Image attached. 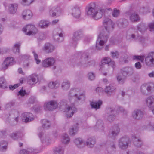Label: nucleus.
I'll return each mask as SVG.
<instances>
[{"instance_id":"27","label":"nucleus","mask_w":154,"mask_h":154,"mask_svg":"<svg viewBox=\"0 0 154 154\" xmlns=\"http://www.w3.org/2000/svg\"><path fill=\"white\" fill-rule=\"evenodd\" d=\"M30 79L28 81V83L30 85H33L37 82L38 80L37 75L36 74H33L30 76Z\"/></svg>"},{"instance_id":"60","label":"nucleus","mask_w":154,"mask_h":154,"mask_svg":"<svg viewBox=\"0 0 154 154\" xmlns=\"http://www.w3.org/2000/svg\"><path fill=\"white\" fill-rule=\"evenodd\" d=\"M26 94V91L25 90H20L18 92L17 95H20L21 96H24Z\"/></svg>"},{"instance_id":"4","label":"nucleus","mask_w":154,"mask_h":154,"mask_svg":"<svg viewBox=\"0 0 154 154\" xmlns=\"http://www.w3.org/2000/svg\"><path fill=\"white\" fill-rule=\"evenodd\" d=\"M116 110L111 107H108L106 109V112L108 115V119L110 122L113 121L115 119V113L117 114L119 112H122L123 114H126L127 112V111L125 110L122 107L118 106L116 107Z\"/></svg>"},{"instance_id":"52","label":"nucleus","mask_w":154,"mask_h":154,"mask_svg":"<svg viewBox=\"0 0 154 154\" xmlns=\"http://www.w3.org/2000/svg\"><path fill=\"white\" fill-rule=\"evenodd\" d=\"M133 59L134 60H140L141 62H143L144 60V57L143 56L135 55L133 57Z\"/></svg>"},{"instance_id":"13","label":"nucleus","mask_w":154,"mask_h":154,"mask_svg":"<svg viewBox=\"0 0 154 154\" xmlns=\"http://www.w3.org/2000/svg\"><path fill=\"white\" fill-rule=\"evenodd\" d=\"M82 36V32L81 30H78L75 32L73 34V37L72 38V45H76V42L81 39Z\"/></svg>"},{"instance_id":"44","label":"nucleus","mask_w":154,"mask_h":154,"mask_svg":"<svg viewBox=\"0 0 154 154\" xmlns=\"http://www.w3.org/2000/svg\"><path fill=\"white\" fill-rule=\"evenodd\" d=\"M137 28L138 30L140 31L142 33H143L144 31L146 29V27L145 24L142 23L138 25L137 26Z\"/></svg>"},{"instance_id":"43","label":"nucleus","mask_w":154,"mask_h":154,"mask_svg":"<svg viewBox=\"0 0 154 154\" xmlns=\"http://www.w3.org/2000/svg\"><path fill=\"white\" fill-rule=\"evenodd\" d=\"M20 43L18 42L15 44L13 47L12 50L14 53H19L20 52Z\"/></svg>"},{"instance_id":"57","label":"nucleus","mask_w":154,"mask_h":154,"mask_svg":"<svg viewBox=\"0 0 154 154\" xmlns=\"http://www.w3.org/2000/svg\"><path fill=\"white\" fill-rule=\"evenodd\" d=\"M119 11L118 10L114 9L112 12V15L113 17H117L119 15Z\"/></svg>"},{"instance_id":"58","label":"nucleus","mask_w":154,"mask_h":154,"mask_svg":"<svg viewBox=\"0 0 154 154\" xmlns=\"http://www.w3.org/2000/svg\"><path fill=\"white\" fill-rule=\"evenodd\" d=\"M148 26L149 28V30L150 31H154V22L149 23Z\"/></svg>"},{"instance_id":"22","label":"nucleus","mask_w":154,"mask_h":154,"mask_svg":"<svg viewBox=\"0 0 154 154\" xmlns=\"http://www.w3.org/2000/svg\"><path fill=\"white\" fill-rule=\"evenodd\" d=\"M22 15L24 19L28 20L32 17V14L30 10L27 9L24 10L22 13Z\"/></svg>"},{"instance_id":"53","label":"nucleus","mask_w":154,"mask_h":154,"mask_svg":"<svg viewBox=\"0 0 154 154\" xmlns=\"http://www.w3.org/2000/svg\"><path fill=\"white\" fill-rule=\"evenodd\" d=\"M88 79L91 80H93L95 78V75L94 73L92 72H90L88 74Z\"/></svg>"},{"instance_id":"16","label":"nucleus","mask_w":154,"mask_h":154,"mask_svg":"<svg viewBox=\"0 0 154 154\" xmlns=\"http://www.w3.org/2000/svg\"><path fill=\"white\" fill-rule=\"evenodd\" d=\"M14 63L15 61L13 57H7L5 59L2 64V67L4 69H7L9 66L12 65Z\"/></svg>"},{"instance_id":"21","label":"nucleus","mask_w":154,"mask_h":154,"mask_svg":"<svg viewBox=\"0 0 154 154\" xmlns=\"http://www.w3.org/2000/svg\"><path fill=\"white\" fill-rule=\"evenodd\" d=\"M132 140L134 144L136 146L140 147L142 144V141L138 137L137 135L132 136Z\"/></svg>"},{"instance_id":"42","label":"nucleus","mask_w":154,"mask_h":154,"mask_svg":"<svg viewBox=\"0 0 154 154\" xmlns=\"http://www.w3.org/2000/svg\"><path fill=\"white\" fill-rule=\"evenodd\" d=\"M140 17L138 15L134 13L131 15L130 17V19L132 22H137L140 20Z\"/></svg>"},{"instance_id":"29","label":"nucleus","mask_w":154,"mask_h":154,"mask_svg":"<svg viewBox=\"0 0 154 154\" xmlns=\"http://www.w3.org/2000/svg\"><path fill=\"white\" fill-rule=\"evenodd\" d=\"M96 143V140L94 137H90L88 139L86 144V145L89 147H93Z\"/></svg>"},{"instance_id":"54","label":"nucleus","mask_w":154,"mask_h":154,"mask_svg":"<svg viewBox=\"0 0 154 154\" xmlns=\"http://www.w3.org/2000/svg\"><path fill=\"white\" fill-rule=\"evenodd\" d=\"M126 38L127 40L135 39V35L134 34H132L131 35L127 34L126 35Z\"/></svg>"},{"instance_id":"17","label":"nucleus","mask_w":154,"mask_h":154,"mask_svg":"<svg viewBox=\"0 0 154 154\" xmlns=\"http://www.w3.org/2000/svg\"><path fill=\"white\" fill-rule=\"evenodd\" d=\"M55 61V59L52 57L47 58L43 61L42 65L44 67H48L54 65Z\"/></svg>"},{"instance_id":"56","label":"nucleus","mask_w":154,"mask_h":154,"mask_svg":"<svg viewBox=\"0 0 154 154\" xmlns=\"http://www.w3.org/2000/svg\"><path fill=\"white\" fill-rule=\"evenodd\" d=\"M108 66H111V67L112 68V70H113L116 66L115 62L114 61H112L111 59V60L109 62V63H108Z\"/></svg>"},{"instance_id":"59","label":"nucleus","mask_w":154,"mask_h":154,"mask_svg":"<svg viewBox=\"0 0 154 154\" xmlns=\"http://www.w3.org/2000/svg\"><path fill=\"white\" fill-rule=\"evenodd\" d=\"M19 84H17L14 85H10L9 86V88L10 90H13L14 89L17 88L19 86H20Z\"/></svg>"},{"instance_id":"24","label":"nucleus","mask_w":154,"mask_h":154,"mask_svg":"<svg viewBox=\"0 0 154 154\" xmlns=\"http://www.w3.org/2000/svg\"><path fill=\"white\" fill-rule=\"evenodd\" d=\"M8 10L10 14H14L16 13L18 8L17 4H11L9 5Z\"/></svg>"},{"instance_id":"40","label":"nucleus","mask_w":154,"mask_h":154,"mask_svg":"<svg viewBox=\"0 0 154 154\" xmlns=\"http://www.w3.org/2000/svg\"><path fill=\"white\" fill-rule=\"evenodd\" d=\"M0 88L2 89H5L8 88L6 81L3 77L0 78Z\"/></svg>"},{"instance_id":"25","label":"nucleus","mask_w":154,"mask_h":154,"mask_svg":"<svg viewBox=\"0 0 154 154\" xmlns=\"http://www.w3.org/2000/svg\"><path fill=\"white\" fill-rule=\"evenodd\" d=\"M94 129L97 131V129L103 130H104V124L103 121L101 119L97 120L95 126L94 127Z\"/></svg>"},{"instance_id":"12","label":"nucleus","mask_w":154,"mask_h":154,"mask_svg":"<svg viewBox=\"0 0 154 154\" xmlns=\"http://www.w3.org/2000/svg\"><path fill=\"white\" fill-rule=\"evenodd\" d=\"M146 64L149 66L152 67L154 66V52L149 53L145 59Z\"/></svg>"},{"instance_id":"6","label":"nucleus","mask_w":154,"mask_h":154,"mask_svg":"<svg viewBox=\"0 0 154 154\" xmlns=\"http://www.w3.org/2000/svg\"><path fill=\"white\" fill-rule=\"evenodd\" d=\"M22 31L25 33H26V34L28 35H34L38 32L37 29L33 25L29 24L24 27Z\"/></svg>"},{"instance_id":"32","label":"nucleus","mask_w":154,"mask_h":154,"mask_svg":"<svg viewBox=\"0 0 154 154\" xmlns=\"http://www.w3.org/2000/svg\"><path fill=\"white\" fill-rule=\"evenodd\" d=\"M26 151H27V153L26 152L25 153L23 154L22 153L23 152H26L25 149L21 150L20 151V154H35L39 152H38L36 150H35L32 148H27Z\"/></svg>"},{"instance_id":"3","label":"nucleus","mask_w":154,"mask_h":154,"mask_svg":"<svg viewBox=\"0 0 154 154\" xmlns=\"http://www.w3.org/2000/svg\"><path fill=\"white\" fill-rule=\"evenodd\" d=\"M86 10L88 15L96 20L101 18L106 11V9L101 8L97 9L95 3L89 4Z\"/></svg>"},{"instance_id":"14","label":"nucleus","mask_w":154,"mask_h":154,"mask_svg":"<svg viewBox=\"0 0 154 154\" xmlns=\"http://www.w3.org/2000/svg\"><path fill=\"white\" fill-rule=\"evenodd\" d=\"M21 117L22 121L26 123L31 122L34 119L33 115L30 112L23 113Z\"/></svg>"},{"instance_id":"61","label":"nucleus","mask_w":154,"mask_h":154,"mask_svg":"<svg viewBox=\"0 0 154 154\" xmlns=\"http://www.w3.org/2000/svg\"><path fill=\"white\" fill-rule=\"evenodd\" d=\"M43 135V133L42 132H40L38 134L39 137L42 143H43L46 142V139H45L44 140L43 139H42V136Z\"/></svg>"},{"instance_id":"7","label":"nucleus","mask_w":154,"mask_h":154,"mask_svg":"<svg viewBox=\"0 0 154 154\" xmlns=\"http://www.w3.org/2000/svg\"><path fill=\"white\" fill-rule=\"evenodd\" d=\"M103 25L108 33L112 31L114 28V23L108 17H105L103 21Z\"/></svg>"},{"instance_id":"36","label":"nucleus","mask_w":154,"mask_h":154,"mask_svg":"<svg viewBox=\"0 0 154 154\" xmlns=\"http://www.w3.org/2000/svg\"><path fill=\"white\" fill-rule=\"evenodd\" d=\"M118 83L121 84H123L125 82L126 77L122 75V74L118 75L116 77Z\"/></svg>"},{"instance_id":"48","label":"nucleus","mask_w":154,"mask_h":154,"mask_svg":"<svg viewBox=\"0 0 154 154\" xmlns=\"http://www.w3.org/2000/svg\"><path fill=\"white\" fill-rule=\"evenodd\" d=\"M128 24L127 21L125 19L121 20H120L119 23H118L119 26H121L122 27H125Z\"/></svg>"},{"instance_id":"18","label":"nucleus","mask_w":154,"mask_h":154,"mask_svg":"<svg viewBox=\"0 0 154 154\" xmlns=\"http://www.w3.org/2000/svg\"><path fill=\"white\" fill-rule=\"evenodd\" d=\"M146 103L147 106L154 114V106H152V105L154 103V96L148 97L146 99Z\"/></svg>"},{"instance_id":"8","label":"nucleus","mask_w":154,"mask_h":154,"mask_svg":"<svg viewBox=\"0 0 154 154\" xmlns=\"http://www.w3.org/2000/svg\"><path fill=\"white\" fill-rule=\"evenodd\" d=\"M130 143L128 137L126 136L122 137L119 141L118 145L119 148L125 150L127 149Z\"/></svg>"},{"instance_id":"9","label":"nucleus","mask_w":154,"mask_h":154,"mask_svg":"<svg viewBox=\"0 0 154 154\" xmlns=\"http://www.w3.org/2000/svg\"><path fill=\"white\" fill-rule=\"evenodd\" d=\"M58 104L56 101L51 100L45 103L44 105V109L45 111H52L58 106Z\"/></svg>"},{"instance_id":"38","label":"nucleus","mask_w":154,"mask_h":154,"mask_svg":"<svg viewBox=\"0 0 154 154\" xmlns=\"http://www.w3.org/2000/svg\"><path fill=\"white\" fill-rule=\"evenodd\" d=\"M7 143L5 141H2L0 142V151L5 152L7 148Z\"/></svg>"},{"instance_id":"30","label":"nucleus","mask_w":154,"mask_h":154,"mask_svg":"<svg viewBox=\"0 0 154 154\" xmlns=\"http://www.w3.org/2000/svg\"><path fill=\"white\" fill-rule=\"evenodd\" d=\"M102 104V101L99 100L98 101L91 102L90 105L92 108H94L96 110L100 108Z\"/></svg>"},{"instance_id":"28","label":"nucleus","mask_w":154,"mask_h":154,"mask_svg":"<svg viewBox=\"0 0 154 154\" xmlns=\"http://www.w3.org/2000/svg\"><path fill=\"white\" fill-rule=\"evenodd\" d=\"M29 56L28 55H24L22 56V59L24 60L23 66L25 68H27L29 66Z\"/></svg>"},{"instance_id":"5","label":"nucleus","mask_w":154,"mask_h":154,"mask_svg":"<svg viewBox=\"0 0 154 154\" xmlns=\"http://www.w3.org/2000/svg\"><path fill=\"white\" fill-rule=\"evenodd\" d=\"M109 38L108 35L104 32H101L98 35L96 42V47L98 50H100L106 43Z\"/></svg>"},{"instance_id":"46","label":"nucleus","mask_w":154,"mask_h":154,"mask_svg":"<svg viewBox=\"0 0 154 154\" xmlns=\"http://www.w3.org/2000/svg\"><path fill=\"white\" fill-rule=\"evenodd\" d=\"M49 23L44 20H41L39 23V26L42 28H45L48 26Z\"/></svg>"},{"instance_id":"31","label":"nucleus","mask_w":154,"mask_h":154,"mask_svg":"<svg viewBox=\"0 0 154 154\" xmlns=\"http://www.w3.org/2000/svg\"><path fill=\"white\" fill-rule=\"evenodd\" d=\"M23 136V133L21 132H17V133H13L10 134V137L15 140H18L21 138Z\"/></svg>"},{"instance_id":"37","label":"nucleus","mask_w":154,"mask_h":154,"mask_svg":"<svg viewBox=\"0 0 154 154\" xmlns=\"http://www.w3.org/2000/svg\"><path fill=\"white\" fill-rule=\"evenodd\" d=\"M111 60V59L109 57H104L102 59L101 61V64L100 65V69L101 70L103 68V66L105 64H107L108 65V63Z\"/></svg>"},{"instance_id":"50","label":"nucleus","mask_w":154,"mask_h":154,"mask_svg":"<svg viewBox=\"0 0 154 154\" xmlns=\"http://www.w3.org/2000/svg\"><path fill=\"white\" fill-rule=\"evenodd\" d=\"M34 0H22V4L24 5H29L32 3Z\"/></svg>"},{"instance_id":"10","label":"nucleus","mask_w":154,"mask_h":154,"mask_svg":"<svg viewBox=\"0 0 154 154\" xmlns=\"http://www.w3.org/2000/svg\"><path fill=\"white\" fill-rule=\"evenodd\" d=\"M120 128L118 124H116L112 126L111 131L109 134L108 137L109 138L114 140L115 137L117 136L120 132Z\"/></svg>"},{"instance_id":"62","label":"nucleus","mask_w":154,"mask_h":154,"mask_svg":"<svg viewBox=\"0 0 154 154\" xmlns=\"http://www.w3.org/2000/svg\"><path fill=\"white\" fill-rule=\"evenodd\" d=\"M144 88L145 89H146L148 91H150L151 90V87L150 86H147V87L146 88L145 85H143L141 86L140 88L141 90L142 91V89L143 88Z\"/></svg>"},{"instance_id":"20","label":"nucleus","mask_w":154,"mask_h":154,"mask_svg":"<svg viewBox=\"0 0 154 154\" xmlns=\"http://www.w3.org/2000/svg\"><path fill=\"white\" fill-rule=\"evenodd\" d=\"M72 15L76 18H79L81 16V11L79 7L75 6L72 9Z\"/></svg>"},{"instance_id":"63","label":"nucleus","mask_w":154,"mask_h":154,"mask_svg":"<svg viewBox=\"0 0 154 154\" xmlns=\"http://www.w3.org/2000/svg\"><path fill=\"white\" fill-rule=\"evenodd\" d=\"M135 67L137 69H140L142 67V65L139 62L136 63L134 65Z\"/></svg>"},{"instance_id":"49","label":"nucleus","mask_w":154,"mask_h":154,"mask_svg":"<svg viewBox=\"0 0 154 154\" xmlns=\"http://www.w3.org/2000/svg\"><path fill=\"white\" fill-rule=\"evenodd\" d=\"M32 53L33 54L34 59L36 62V63L37 64H39L40 63L41 60H40L38 59V54L36 53L35 51H32Z\"/></svg>"},{"instance_id":"64","label":"nucleus","mask_w":154,"mask_h":154,"mask_svg":"<svg viewBox=\"0 0 154 154\" xmlns=\"http://www.w3.org/2000/svg\"><path fill=\"white\" fill-rule=\"evenodd\" d=\"M39 35H40V37L38 38V41H40V40H42L44 39L45 38V36H44V34L42 33H41L39 34Z\"/></svg>"},{"instance_id":"41","label":"nucleus","mask_w":154,"mask_h":154,"mask_svg":"<svg viewBox=\"0 0 154 154\" xmlns=\"http://www.w3.org/2000/svg\"><path fill=\"white\" fill-rule=\"evenodd\" d=\"M70 139L68 134H63L62 136V143L64 144H68L69 142Z\"/></svg>"},{"instance_id":"11","label":"nucleus","mask_w":154,"mask_h":154,"mask_svg":"<svg viewBox=\"0 0 154 154\" xmlns=\"http://www.w3.org/2000/svg\"><path fill=\"white\" fill-rule=\"evenodd\" d=\"M134 72V69L131 67H126L122 68L120 70L121 74L127 77L131 75Z\"/></svg>"},{"instance_id":"19","label":"nucleus","mask_w":154,"mask_h":154,"mask_svg":"<svg viewBox=\"0 0 154 154\" xmlns=\"http://www.w3.org/2000/svg\"><path fill=\"white\" fill-rule=\"evenodd\" d=\"M61 12L60 8L58 6L54 7L51 8L49 11V14L52 17H54L57 15L58 16Z\"/></svg>"},{"instance_id":"35","label":"nucleus","mask_w":154,"mask_h":154,"mask_svg":"<svg viewBox=\"0 0 154 154\" xmlns=\"http://www.w3.org/2000/svg\"><path fill=\"white\" fill-rule=\"evenodd\" d=\"M42 126L44 129H48L50 126V123L49 121L44 119L41 120Z\"/></svg>"},{"instance_id":"1","label":"nucleus","mask_w":154,"mask_h":154,"mask_svg":"<svg viewBox=\"0 0 154 154\" xmlns=\"http://www.w3.org/2000/svg\"><path fill=\"white\" fill-rule=\"evenodd\" d=\"M78 92V88L72 89L70 91L68 97L69 102L71 103L70 106H68L65 101H61L60 102V108L61 109L66 112V116L67 118L72 117L74 114L77 111V109L75 106L76 103L80 100H84L85 97L84 93H76Z\"/></svg>"},{"instance_id":"2","label":"nucleus","mask_w":154,"mask_h":154,"mask_svg":"<svg viewBox=\"0 0 154 154\" xmlns=\"http://www.w3.org/2000/svg\"><path fill=\"white\" fill-rule=\"evenodd\" d=\"M75 61L77 63V65L84 67L95 65L94 60L88 61L89 54L85 51H80L75 54Z\"/></svg>"},{"instance_id":"47","label":"nucleus","mask_w":154,"mask_h":154,"mask_svg":"<svg viewBox=\"0 0 154 154\" xmlns=\"http://www.w3.org/2000/svg\"><path fill=\"white\" fill-rule=\"evenodd\" d=\"M64 149L62 147L59 146L57 147L54 150L55 153H57L59 154H63Z\"/></svg>"},{"instance_id":"15","label":"nucleus","mask_w":154,"mask_h":154,"mask_svg":"<svg viewBox=\"0 0 154 154\" xmlns=\"http://www.w3.org/2000/svg\"><path fill=\"white\" fill-rule=\"evenodd\" d=\"M55 32H56V34L53 36L54 40L59 42L62 41L63 38L62 29L58 28L55 30Z\"/></svg>"},{"instance_id":"45","label":"nucleus","mask_w":154,"mask_h":154,"mask_svg":"<svg viewBox=\"0 0 154 154\" xmlns=\"http://www.w3.org/2000/svg\"><path fill=\"white\" fill-rule=\"evenodd\" d=\"M70 86L69 82L68 81H66L62 83V88L63 89L66 90L69 88Z\"/></svg>"},{"instance_id":"39","label":"nucleus","mask_w":154,"mask_h":154,"mask_svg":"<svg viewBox=\"0 0 154 154\" xmlns=\"http://www.w3.org/2000/svg\"><path fill=\"white\" fill-rule=\"evenodd\" d=\"M60 85V83L58 81L52 82H50L48 85L49 87L51 89L57 88Z\"/></svg>"},{"instance_id":"23","label":"nucleus","mask_w":154,"mask_h":154,"mask_svg":"<svg viewBox=\"0 0 154 154\" xmlns=\"http://www.w3.org/2000/svg\"><path fill=\"white\" fill-rule=\"evenodd\" d=\"M143 115V113L140 110H136L134 111L132 114L133 117L137 119H141Z\"/></svg>"},{"instance_id":"34","label":"nucleus","mask_w":154,"mask_h":154,"mask_svg":"<svg viewBox=\"0 0 154 154\" xmlns=\"http://www.w3.org/2000/svg\"><path fill=\"white\" fill-rule=\"evenodd\" d=\"M54 49V46L49 43H46L43 48V49L45 50H48V52H52Z\"/></svg>"},{"instance_id":"51","label":"nucleus","mask_w":154,"mask_h":154,"mask_svg":"<svg viewBox=\"0 0 154 154\" xmlns=\"http://www.w3.org/2000/svg\"><path fill=\"white\" fill-rule=\"evenodd\" d=\"M115 88H111V86H107L105 89V92L107 93L112 92L115 90Z\"/></svg>"},{"instance_id":"55","label":"nucleus","mask_w":154,"mask_h":154,"mask_svg":"<svg viewBox=\"0 0 154 154\" xmlns=\"http://www.w3.org/2000/svg\"><path fill=\"white\" fill-rule=\"evenodd\" d=\"M111 55L113 58H118L119 55V54L117 51H116L115 52H111Z\"/></svg>"},{"instance_id":"26","label":"nucleus","mask_w":154,"mask_h":154,"mask_svg":"<svg viewBox=\"0 0 154 154\" xmlns=\"http://www.w3.org/2000/svg\"><path fill=\"white\" fill-rule=\"evenodd\" d=\"M74 142L77 146L79 148L83 147L85 145V143L81 138H76L74 140Z\"/></svg>"},{"instance_id":"33","label":"nucleus","mask_w":154,"mask_h":154,"mask_svg":"<svg viewBox=\"0 0 154 154\" xmlns=\"http://www.w3.org/2000/svg\"><path fill=\"white\" fill-rule=\"evenodd\" d=\"M78 125V123H76V125L73 126L72 128L70 129L69 134L70 135H74L77 133L79 130Z\"/></svg>"}]
</instances>
